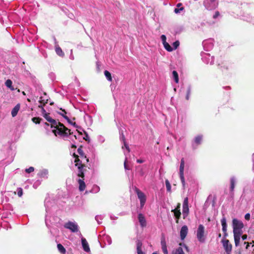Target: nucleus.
<instances>
[{
    "instance_id": "obj_18",
    "label": "nucleus",
    "mask_w": 254,
    "mask_h": 254,
    "mask_svg": "<svg viewBox=\"0 0 254 254\" xmlns=\"http://www.w3.org/2000/svg\"><path fill=\"white\" fill-rule=\"evenodd\" d=\"M242 233H236L234 234L235 244L236 247L238 246L240 244V237Z\"/></svg>"
},
{
    "instance_id": "obj_46",
    "label": "nucleus",
    "mask_w": 254,
    "mask_h": 254,
    "mask_svg": "<svg viewBox=\"0 0 254 254\" xmlns=\"http://www.w3.org/2000/svg\"><path fill=\"white\" fill-rule=\"evenodd\" d=\"M220 15V13L218 11L215 12V14L213 16L214 19H216Z\"/></svg>"
},
{
    "instance_id": "obj_20",
    "label": "nucleus",
    "mask_w": 254,
    "mask_h": 254,
    "mask_svg": "<svg viewBox=\"0 0 254 254\" xmlns=\"http://www.w3.org/2000/svg\"><path fill=\"white\" fill-rule=\"evenodd\" d=\"M49 123H50L51 127L54 128L55 129L58 127V126H59V124H61L60 122H58L53 119H52Z\"/></svg>"
},
{
    "instance_id": "obj_34",
    "label": "nucleus",
    "mask_w": 254,
    "mask_h": 254,
    "mask_svg": "<svg viewBox=\"0 0 254 254\" xmlns=\"http://www.w3.org/2000/svg\"><path fill=\"white\" fill-rule=\"evenodd\" d=\"M190 93H191V88L190 87H189L187 89V95H186V99L187 100H189V99H190Z\"/></svg>"
},
{
    "instance_id": "obj_63",
    "label": "nucleus",
    "mask_w": 254,
    "mask_h": 254,
    "mask_svg": "<svg viewBox=\"0 0 254 254\" xmlns=\"http://www.w3.org/2000/svg\"><path fill=\"white\" fill-rule=\"evenodd\" d=\"M218 237L219 238H220V237H221V233H219V234H218Z\"/></svg>"
},
{
    "instance_id": "obj_24",
    "label": "nucleus",
    "mask_w": 254,
    "mask_h": 254,
    "mask_svg": "<svg viewBox=\"0 0 254 254\" xmlns=\"http://www.w3.org/2000/svg\"><path fill=\"white\" fill-rule=\"evenodd\" d=\"M235 185V179L232 177L230 179V190L231 192H233Z\"/></svg>"
},
{
    "instance_id": "obj_42",
    "label": "nucleus",
    "mask_w": 254,
    "mask_h": 254,
    "mask_svg": "<svg viewBox=\"0 0 254 254\" xmlns=\"http://www.w3.org/2000/svg\"><path fill=\"white\" fill-rule=\"evenodd\" d=\"M83 131L84 133L85 134V136L83 137V139L87 141H89V137L88 136V135L87 133L85 131H84V130H83Z\"/></svg>"
},
{
    "instance_id": "obj_9",
    "label": "nucleus",
    "mask_w": 254,
    "mask_h": 254,
    "mask_svg": "<svg viewBox=\"0 0 254 254\" xmlns=\"http://www.w3.org/2000/svg\"><path fill=\"white\" fill-rule=\"evenodd\" d=\"M188 232V228L186 225L183 226L180 231V237L182 240H184L187 235Z\"/></svg>"
},
{
    "instance_id": "obj_55",
    "label": "nucleus",
    "mask_w": 254,
    "mask_h": 254,
    "mask_svg": "<svg viewBox=\"0 0 254 254\" xmlns=\"http://www.w3.org/2000/svg\"><path fill=\"white\" fill-rule=\"evenodd\" d=\"M73 156L75 158V159L79 158L78 156L76 155L75 153L73 154Z\"/></svg>"
},
{
    "instance_id": "obj_14",
    "label": "nucleus",
    "mask_w": 254,
    "mask_h": 254,
    "mask_svg": "<svg viewBox=\"0 0 254 254\" xmlns=\"http://www.w3.org/2000/svg\"><path fill=\"white\" fill-rule=\"evenodd\" d=\"M138 218L141 226L142 227H145L146 226V221L143 215L141 213H139L138 216Z\"/></svg>"
},
{
    "instance_id": "obj_10",
    "label": "nucleus",
    "mask_w": 254,
    "mask_h": 254,
    "mask_svg": "<svg viewBox=\"0 0 254 254\" xmlns=\"http://www.w3.org/2000/svg\"><path fill=\"white\" fill-rule=\"evenodd\" d=\"M81 244L84 251L86 252H89L90 250L88 242L84 238H81Z\"/></svg>"
},
{
    "instance_id": "obj_44",
    "label": "nucleus",
    "mask_w": 254,
    "mask_h": 254,
    "mask_svg": "<svg viewBox=\"0 0 254 254\" xmlns=\"http://www.w3.org/2000/svg\"><path fill=\"white\" fill-rule=\"evenodd\" d=\"M161 39L162 40L163 44L166 42V37L165 35H161Z\"/></svg>"
},
{
    "instance_id": "obj_13",
    "label": "nucleus",
    "mask_w": 254,
    "mask_h": 254,
    "mask_svg": "<svg viewBox=\"0 0 254 254\" xmlns=\"http://www.w3.org/2000/svg\"><path fill=\"white\" fill-rule=\"evenodd\" d=\"M85 167V165H80V166H78V172L77 174V176L79 177H81V179L84 178V171L85 170L84 169V168Z\"/></svg>"
},
{
    "instance_id": "obj_61",
    "label": "nucleus",
    "mask_w": 254,
    "mask_h": 254,
    "mask_svg": "<svg viewBox=\"0 0 254 254\" xmlns=\"http://www.w3.org/2000/svg\"><path fill=\"white\" fill-rule=\"evenodd\" d=\"M44 125H45L46 126H49V125H50V124H49V123H46V122H45V123H44Z\"/></svg>"
},
{
    "instance_id": "obj_62",
    "label": "nucleus",
    "mask_w": 254,
    "mask_h": 254,
    "mask_svg": "<svg viewBox=\"0 0 254 254\" xmlns=\"http://www.w3.org/2000/svg\"><path fill=\"white\" fill-rule=\"evenodd\" d=\"M77 130L78 132L80 134H82V132H81V131H79V130Z\"/></svg>"
},
{
    "instance_id": "obj_17",
    "label": "nucleus",
    "mask_w": 254,
    "mask_h": 254,
    "mask_svg": "<svg viewBox=\"0 0 254 254\" xmlns=\"http://www.w3.org/2000/svg\"><path fill=\"white\" fill-rule=\"evenodd\" d=\"M77 152L78 154L80 155L81 158H85L86 162H89V159L86 157L85 153H84L82 150V146L80 145L77 149Z\"/></svg>"
},
{
    "instance_id": "obj_19",
    "label": "nucleus",
    "mask_w": 254,
    "mask_h": 254,
    "mask_svg": "<svg viewBox=\"0 0 254 254\" xmlns=\"http://www.w3.org/2000/svg\"><path fill=\"white\" fill-rule=\"evenodd\" d=\"M20 109V104H17L12 110L11 111V116L12 117H15L17 114V113L18 112V111Z\"/></svg>"
},
{
    "instance_id": "obj_59",
    "label": "nucleus",
    "mask_w": 254,
    "mask_h": 254,
    "mask_svg": "<svg viewBox=\"0 0 254 254\" xmlns=\"http://www.w3.org/2000/svg\"><path fill=\"white\" fill-rule=\"evenodd\" d=\"M71 147L72 148H76V146L75 145H74V144H72Z\"/></svg>"
},
{
    "instance_id": "obj_22",
    "label": "nucleus",
    "mask_w": 254,
    "mask_h": 254,
    "mask_svg": "<svg viewBox=\"0 0 254 254\" xmlns=\"http://www.w3.org/2000/svg\"><path fill=\"white\" fill-rule=\"evenodd\" d=\"M57 248H58V251L62 254H65L66 250L61 244H58L57 245Z\"/></svg>"
},
{
    "instance_id": "obj_25",
    "label": "nucleus",
    "mask_w": 254,
    "mask_h": 254,
    "mask_svg": "<svg viewBox=\"0 0 254 254\" xmlns=\"http://www.w3.org/2000/svg\"><path fill=\"white\" fill-rule=\"evenodd\" d=\"M56 52L59 56L63 57L64 55V52L63 51L62 49L60 47H56Z\"/></svg>"
},
{
    "instance_id": "obj_54",
    "label": "nucleus",
    "mask_w": 254,
    "mask_h": 254,
    "mask_svg": "<svg viewBox=\"0 0 254 254\" xmlns=\"http://www.w3.org/2000/svg\"><path fill=\"white\" fill-rule=\"evenodd\" d=\"M136 162L138 163H142L144 162V160H142V159H137L136 160Z\"/></svg>"
},
{
    "instance_id": "obj_57",
    "label": "nucleus",
    "mask_w": 254,
    "mask_h": 254,
    "mask_svg": "<svg viewBox=\"0 0 254 254\" xmlns=\"http://www.w3.org/2000/svg\"><path fill=\"white\" fill-rule=\"evenodd\" d=\"M215 1H216V0H205V2L210 1L212 3L213 2H215Z\"/></svg>"
},
{
    "instance_id": "obj_6",
    "label": "nucleus",
    "mask_w": 254,
    "mask_h": 254,
    "mask_svg": "<svg viewBox=\"0 0 254 254\" xmlns=\"http://www.w3.org/2000/svg\"><path fill=\"white\" fill-rule=\"evenodd\" d=\"M221 243L226 254H231L232 250V245L230 243L229 240L223 239Z\"/></svg>"
},
{
    "instance_id": "obj_8",
    "label": "nucleus",
    "mask_w": 254,
    "mask_h": 254,
    "mask_svg": "<svg viewBox=\"0 0 254 254\" xmlns=\"http://www.w3.org/2000/svg\"><path fill=\"white\" fill-rule=\"evenodd\" d=\"M181 204L178 203L175 209L172 210V212H174V216L176 218V223L179 222V220L180 218L181 213L180 211Z\"/></svg>"
},
{
    "instance_id": "obj_16",
    "label": "nucleus",
    "mask_w": 254,
    "mask_h": 254,
    "mask_svg": "<svg viewBox=\"0 0 254 254\" xmlns=\"http://www.w3.org/2000/svg\"><path fill=\"white\" fill-rule=\"evenodd\" d=\"M142 243L140 240H137L136 242V251L137 254H145L142 251Z\"/></svg>"
},
{
    "instance_id": "obj_11",
    "label": "nucleus",
    "mask_w": 254,
    "mask_h": 254,
    "mask_svg": "<svg viewBox=\"0 0 254 254\" xmlns=\"http://www.w3.org/2000/svg\"><path fill=\"white\" fill-rule=\"evenodd\" d=\"M189 206H188V198L186 197L184 199L183 204V213L188 214L189 212Z\"/></svg>"
},
{
    "instance_id": "obj_38",
    "label": "nucleus",
    "mask_w": 254,
    "mask_h": 254,
    "mask_svg": "<svg viewBox=\"0 0 254 254\" xmlns=\"http://www.w3.org/2000/svg\"><path fill=\"white\" fill-rule=\"evenodd\" d=\"M23 194V190L21 188L17 189V195L19 197H21Z\"/></svg>"
},
{
    "instance_id": "obj_23",
    "label": "nucleus",
    "mask_w": 254,
    "mask_h": 254,
    "mask_svg": "<svg viewBox=\"0 0 254 254\" xmlns=\"http://www.w3.org/2000/svg\"><path fill=\"white\" fill-rule=\"evenodd\" d=\"M202 138L203 136L202 135H198L195 137L194 142L197 145L201 143Z\"/></svg>"
},
{
    "instance_id": "obj_51",
    "label": "nucleus",
    "mask_w": 254,
    "mask_h": 254,
    "mask_svg": "<svg viewBox=\"0 0 254 254\" xmlns=\"http://www.w3.org/2000/svg\"><path fill=\"white\" fill-rule=\"evenodd\" d=\"M251 243H248V242H244V244H246V249H248L249 247H250V245L251 244Z\"/></svg>"
},
{
    "instance_id": "obj_48",
    "label": "nucleus",
    "mask_w": 254,
    "mask_h": 254,
    "mask_svg": "<svg viewBox=\"0 0 254 254\" xmlns=\"http://www.w3.org/2000/svg\"><path fill=\"white\" fill-rule=\"evenodd\" d=\"M124 146L126 147V148L127 149V151L128 152H130V148L128 146V145L127 144V143H126V142H124Z\"/></svg>"
},
{
    "instance_id": "obj_53",
    "label": "nucleus",
    "mask_w": 254,
    "mask_h": 254,
    "mask_svg": "<svg viewBox=\"0 0 254 254\" xmlns=\"http://www.w3.org/2000/svg\"><path fill=\"white\" fill-rule=\"evenodd\" d=\"M242 239L243 240H245L247 239V235L246 234L243 235L242 236Z\"/></svg>"
},
{
    "instance_id": "obj_3",
    "label": "nucleus",
    "mask_w": 254,
    "mask_h": 254,
    "mask_svg": "<svg viewBox=\"0 0 254 254\" xmlns=\"http://www.w3.org/2000/svg\"><path fill=\"white\" fill-rule=\"evenodd\" d=\"M196 235L199 242L203 243L205 241L204 227L202 224H200L198 226Z\"/></svg>"
},
{
    "instance_id": "obj_39",
    "label": "nucleus",
    "mask_w": 254,
    "mask_h": 254,
    "mask_svg": "<svg viewBox=\"0 0 254 254\" xmlns=\"http://www.w3.org/2000/svg\"><path fill=\"white\" fill-rule=\"evenodd\" d=\"M180 45V42L179 41H176L173 44V46L175 50L177 49Z\"/></svg>"
},
{
    "instance_id": "obj_60",
    "label": "nucleus",
    "mask_w": 254,
    "mask_h": 254,
    "mask_svg": "<svg viewBox=\"0 0 254 254\" xmlns=\"http://www.w3.org/2000/svg\"><path fill=\"white\" fill-rule=\"evenodd\" d=\"M182 5V3H178L177 4V6L179 7H180Z\"/></svg>"
},
{
    "instance_id": "obj_40",
    "label": "nucleus",
    "mask_w": 254,
    "mask_h": 254,
    "mask_svg": "<svg viewBox=\"0 0 254 254\" xmlns=\"http://www.w3.org/2000/svg\"><path fill=\"white\" fill-rule=\"evenodd\" d=\"M34 171V168L33 167H30L29 168L25 169V172L27 173H30Z\"/></svg>"
},
{
    "instance_id": "obj_64",
    "label": "nucleus",
    "mask_w": 254,
    "mask_h": 254,
    "mask_svg": "<svg viewBox=\"0 0 254 254\" xmlns=\"http://www.w3.org/2000/svg\"><path fill=\"white\" fill-rule=\"evenodd\" d=\"M152 254H158L156 252H154L152 253Z\"/></svg>"
},
{
    "instance_id": "obj_37",
    "label": "nucleus",
    "mask_w": 254,
    "mask_h": 254,
    "mask_svg": "<svg viewBox=\"0 0 254 254\" xmlns=\"http://www.w3.org/2000/svg\"><path fill=\"white\" fill-rule=\"evenodd\" d=\"M48 99H42V97H41L39 102L41 104V105H42L44 107V106H45L46 104L48 103Z\"/></svg>"
},
{
    "instance_id": "obj_50",
    "label": "nucleus",
    "mask_w": 254,
    "mask_h": 254,
    "mask_svg": "<svg viewBox=\"0 0 254 254\" xmlns=\"http://www.w3.org/2000/svg\"><path fill=\"white\" fill-rule=\"evenodd\" d=\"M180 246H182V244L181 243H180ZM183 246H184V247L185 248L186 251L187 252H189V247H188L187 245H186L185 244H183Z\"/></svg>"
},
{
    "instance_id": "obj_49",
    "label": "nucleus",
    "mask_w": 254,
    "mask_h": 254,
    "mask_svg": "<svg viewBox=\"0 0 254 254\" xmlns=\"http://www.w3.org/2000/svg\"><path fill=\"white\" fill-rule=\"evenodd\" d=\"M245 218L247 220H249L250 219V213H247L245 215Z\"/></svg>"
},
{
    "instance_id": "obj_58",
    "label": "nucleus",
    "mask_w": 254,
    "mask_h": 254,
    "mask_svg": "<svg viewBox=\"0 0 254 254\" xmlns=\"http://www.w3.org/2000/svg\"><path fill=\"white\" fill-rule=\"evenodd\" d=\"M222 231H223V232H227V227H222Z\"/></svg>"
},
{
    "instance_id": "obj_31",
    "label": "nucleus",
    "mask_w": 254,
    "mask_h": 254,
    "mask_svg": "<svg viewBox=\"0 0 254 254\" xmlns=\"http://www.w3.org/2000/svg\"><path fill=\"white\" fill-rule=\"evenodd\" d=\"M42 119L39 117H34L32 119V121L36 124H39L41 122Z\"/></svg>"
},
{
    "instance_id": "obj_43",
    "label": "nucleus",
    "mask_w": 254,
    "mask_h": 254,
    "mask_svg": "<svg viewBox=\"0 0 254 254\" xmlns=\"http://www.w3.org/2000/svg\"><path fill=\"white\" fill-rule=\"evenodd\" d=\"M38 107L39 108H41L42 109V115L43 116H44L45 114V113H47L46 111V110L44 109L43 106L42 105H40L38 106Z\"/></svg>"
},
{
    "instance_id": "obj_12",
    "label": "nucleus",
    "mask_w": 254,
    "mask_h": 254,
    "mask_svg": "<svg viewBox=\"0 0 254 254\" xmlns=\"http://www.w3.org/2000/svg\"><path fill=\"white\" fill-rule=\"evenodd\" d=\"M161 245L162 251L164 253V254H168L167 248V245L165 241V239L164 237H162L161 238Z\"/></svg>"
},
{
    "instance_id": "obj_52",
    "label": "nucleus",
    "mask_w": 254,
    "mask_h": 254,
    "mask_svg": "<svg viewBox=\"0 0 254 254\" xmlns=\"http://www.w3.org/2000/svg\"><path fill=\"white\" fill-rule=\"evenodd\" d=\"M121 139L123 140V142H126V141L125 136V135H124L123 133H122Z\"/></svg>"
},
{
    "instance_id": "obj_33",
    "label": "nucleus",
    "mask_w": 254,
    "mask_h": 254,
    "mask_svg": "<svg viewBox=\"0 0 254 254\" xmlns=\"http://www.w3.org/2000/svg\"><path fill=\"white\" fill-rule=\"evenodd\" d=\"M43 117L48 122H50L52 118L50 116V113H45Z\"/></svg>"
},
{
    "instance_id": "obj_5",
    "label": "nucleus",
    "mask_w": 254,
    "mask_h": 254,
    "mask_svg": "<svg viewBox=\"0 0 254 254\" xmlns=\"http://www.w3.org/2000/svg\"><path fill=\"white\" fill-rule=\"evenodd\" d=\"M134 190L137 195L138 199L140 200V207H143L145 203L146 200V197L145 194L137 188L135 187Z\"/></svg>"
},
{
    "instance_id": "obj_2",
    "label": "nucleus",
    "mask_w": 254,
    "mask_h": 254,
    "mask_svg": "<svg viewBox=\"0 0 254 254\" xmlns=\"http://www.w3.org/2000/svg\"><path fill=\"white\" fill-rule=\"evenodd\" d=\"M233 233H243L242 228L244 227L243 222L237 219H233L232 221Z\"/></svg>"
},
{
    "instance_id": "obj_28",
    "label": "nucleus",
    "mask_w": 254,
    "mask_h": 254,
    "mask_svg": "<svg viewBox=\"0 0 254 254\" xmlns=\"http://www.w3.org/2000/svg\"><path fill=\"white\" fill-rule=\"evenodd\" d=\"M104 74L109 81H112V77L111 73L108 70H105Z\"/></svg>"
},
{
    "instance_id": "obj_47",
    "label": "nucleus",
    "mask_w": 254,
    "mask_h": 254,
    "mask_svg": "<svg viewBox=\"0 0 254 254\" xmlns=\"http://www.w3.org/2000/svg\"><path fill=\"white\" fill-rule=\"evenodd\" d=\"M60 110L62 111V113H61V112H58V113L61 115V114L62 115H66V112L65 111V110L64 109H63L62 108H61Z\"/></svg>"
},
{
    "instance_id": "obj_1",
    "label": "nucleus",
    "mask_w": 254,
    "mask_h": 254,
    "mask_svg": "<svg viewBox=\"0 0 254 254\" xmlns=\"http://www.w3.org/2000/svg\"><path fill=\"white\" fill-rule=\"evenodd\" d=\"M52 132L56 136L59 135L62 137H68L72 133L70 129L65 127L62 123L59 124L58 127L56 129H53Z\"/></svg>"
},
{
    "instance_id": "obj_29",
    "label": "nucleus",
    "mask_w": 254,
    "mask_h": 254,
    "mask_svg": "<svg viewBox=\"0 0 254 254\" xmlns=\"http://www.w3.org/2000/svg\"><path fill=\"white\" fill-rule=\"evenodd\" d=\"M12 82L10 79H7L5 82V85L10 88L11 90H14V88L12 86Z\"/></svg>"
},
{
    "instance_id": "obj_27",
    "label": "nucleus",
    "mask_w": 254,
    "mask_h": 254,
    "mask_svg": "<svg viewBox=\"0 0 254 254\" xmlns=\"http://www.w3.org/2000/svg\"><path fill=\"white\" fill-rule=\"evenodd\" d=\"M165 49L168 52H172L173 50V48L167 42L163 43Z\"/></svg>"
},
{
    "instance_id": "obj_21",
    "label": "nucleus",
    "mask_w": 254,
    "mask_h": 254,
    "mask_svg": "<svg viewBox=\"0 0 254 254\" xmlns=\"http://www.w3.org/2000/svg\"><path fill=\"white\" fill-rule=\"evenodd\" d=\"M61 116H63L69 124L72 125L76 128H79L78 126L76 124L75 122H72L67 116L62 114H61Z\"/></svg>"
},
{
    "instance_id": "obj_36",
    "label": "nucleus",
    "mask_w": 254,
    "mask_h": 254,
    "mask_svg": "<svg viewBox=\"0 0 254 254\" xmlns=\"http://www.w3.org/2000/svg\"><path fill=\"white\" fill-rule=\"evenodd\" d=\"M221 224H222V227H227L226 219V218L225 217H223L221 219Z\"/></svg>"
},
{
    "instance_id": "obj_26",
    "label": "nucleus",
    "mask_w": 254,
    "mask_h": 254,
    "mask_svg": "<svg viewBox=\"0 0 254 254\" xmlns=\"http://www.w3.org/2000/svg\"><path fill=\"white\" fill-rule=\"evenodd\" d=\"M172 74H173V76L175 82L176 83H178L179 82V80L178 72L176 70H174L172 72Z\"/></svg>"
},
{
    "instance_id": "obj_15",
    "label": "nucleus",
    "mask_w": 254,
    "mask_h": 254,
    "mask_svg": "<svg viewBox=\"0 0 254 254\" xmlns=\"http://www.w3.org/2000/svg\"><path fill=\"white\" fill-rule=\"evenodd\" d=\"M84 179H79L78 180V183L79 184V190L80 191H83L86 188L85 183L84 182Z\"/></svg>"
},
{
    "instance_id": "obj_4",
    "label": "nucleus",
    "mask_w": 254,
    "mask_h": 254,
    "mask_svg": "<svg viewBox=\"0 0 254 254\" xmlns=\"http://www.w3.org/2000/svg\"><path fill=\"white\" fill-rule=\"evenodd\" d=\"M184 167H185V160L184 158H182L181 160V164L180 166V179L183 185V188L185 189L186 188V183H185V177L184 175Z\"/></svg>"
},
{
    "instance_id": "obj_7",
    "label": "nucleus",
    "mask_w": 254,
    "mask_h": 254,
    "mask_svg": "<svg viewBox=\"0 0 254 254\" xmlns=\"http://www.w3.org/2000/svg\"><path fill=\"white\" fill-rule=\"evenodd\" d=\"M64 227L70 230L72 232H77L78 231V225L71 221H68L64 225Z\"/></svg>"
},
{
    "instance_id": "obj_35",
    "label": "nucleus",
    "mask_w": 254,
    "mask_h": 254,
    "mask_svg": "<svg viewBox=\"0 0 254 254\" xmlns=\"http://www.w3.org/2000/svg\"><path fill=\"white\" fill-rule=\"evenodd\" d=\"M175 254H185L183 248L179 247L176 251Z\"/></svg>"
},
{
    "instance_id": "obj_41",
    "label": "nucleus",
    "mask_w": 254,
    "mask_h": 254,
    "mask_svg": "<svg viewBox=\"0 0 254 254\" xmlns=\"http://www.w3.org/2000/svg\"><path fill=\"white\" fill-rule=\"evenodd\" d=\"M124 168L126 170H130V168L127 165V159L126 158L125 161L124 162Z\"/></svg>"
},
{
    "instance_id": "obj_30",
    "label": "nucleus",
    "mask_w": 254,
    "mask_h": 254,
    "mask_svg": "<svg viewBox=\"0 0 254 254\" xmlns=\"http://www.w3.org/2000/svg\"><path fill=\"white\" fill-rule=\"evenodd\" d=\"M165 185L167 189V191L169 192H171V186L168 180H165Z\"/></svg>"
},
{
    "instance_id": "obj_32",
    "label": "nucleus",
    "mask_w": 254,
    "mask_h": 254,
    "mask_svg": "<svg viewBox=\"0 0 254 254\" xmlns=\"http://www.w3.org/2000/svg\"><path fill=\"white\" fill-rule=\"evenodd\" d=\"M74 162L75 163V166H77V168L78 166H80V165H85L84 164L82 163L81 161H80L79 158L75 159Z\"/></svg>"
},
{
    "instance_id": "obj_56",
    "label": "nucleus",
    "mask_w": 254,
    "mask_h": 254,
    "mask_svg": "<svg viewBox=\"0 0 254 254\" xmlns=\"http://www.w3.org/2000/svg\"><path fill=\"white\" fill-rule=\"evenodd\" d=\"M224 233V238L223 239H226V238L228 236V233L227 232H223Z\"/></svg>"
},
{
    "instance_id": "obj_45",
    "label": "nucleus",
    "mask_w": 254,
    "mask_h": 254,
    "mask_svg": "<svg viewBox=\"0 0 254 254\" xmlns=\"http://www.w3.org/2000/svg\"><path fill=\"white\" fill-rule=\"evenodd\" d=\"M184 8L183 7H181L180 8H176L174 10V12L176 13H179L180 11H182L183 10H184Z\"/></svg>"
}]
</instances>
